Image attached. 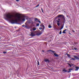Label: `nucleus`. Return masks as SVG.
I'll use <instances>...</instances> for the list:
<instances>
[{"instance_id":"nucleus-4","label":"nucleus","mask_w":79,"mask_h":79,"mask_svg":"<svg viewBox=\"0 0 79 79\" xmlns=\"http://www.w3.org/2000/svg\"><path fill=\"white\" fill-rule=\"evenodd\" d=\"M30 35L31 36H32V37H34V36H35V34L34 33L31 32V33Z\"/></svg>"},{"instance_id":"nucleus-39","label":"nucleus","mask_w":79,"mask_h":79,"mask_svg":"<svg viewBox=\"0 0 79 79\" xmlns=\"http://www.w3.org/2000/svg\"><path fill=\"white\" fill-rule=\"evenodd\" d=\"M1 39L0 38V40Z\"/></svg>"},{"instance_id":"nucleus-35","label":"nucleus","mask_w":79,"mask_h":79,"mask_svg":"<svg viewBox=\"0 0 79 79\" xmlns=\"http://www.w3.org/2000/svg\"><path fill=\"white\" fill-rule=\"evenodd\" d=\"M38 32V31H35V33H36V32Z\"/></svg>"},{"instance_id":"nucleus-38","label":"nucleus","mask_w":79,"mask_h":79,"mask_svg":"<svg viewBox=\"0 0 79 79\" xmlns=\"http://www.w3.org/2000/svg\"><path fill=\"white\" fill-rule=\"evenodd\" d=\"M25 27H27L26 26H25Z\"/></svg>"},{"instance_id":"nucleus-31","label":"nucleus","mask_w":79,"mask_h":79,"mask_svg":"<svg viewBox=\"0 0 79 79\" xmlns=\"http://www.w3.org/2000/svg\"><path fill=\"white\" fill-rule=\"evenodd\" d=\"M42 52H43V53H44V52H45V51H44V50H42Z\"/></svg>"},{"instance_id":"nucleus-22","label":"nucleus","mask_w":79,"mask_h":79,"mask_svg":"<svg viewBox=\"0 0 79 79\" xmlns=\"http://www.w3.org/2000/svg\"><path fill=\"white\" fill-rule=\"evenodd\" d=\"M62 32L61 31H60L59 33V34H61Z\"/></svg>"},{"instance_id":"nucleus-24","label":"nucleus","mask_w":79,"mask_h":79,"mask_svg":"<svg viewBox=\"0 0 79 79\" xmlns=\"http://www.w3.org/2000/svg\"><path fill=\"white\" fill-rule=\"evenodd\" d=\"M41 11H42V12L43 13H44V11H43V9H42V8H41Z\"/></svg>"},{"instance_id":"nucleus-27","label":"nucleus","mask_w":79,"mask_h":79,"mask_svg":"<svg viewBox=\"0 0 79 79\" xmlns=\"http://www.w3.org/2000/svg\"><path fill=\"white\" fill-rule=\"evenodd\" d=\"M38 22L39 23H40H40H41V22H40V21L39 20L38 21Z\"/></svg>"},{"instance_id":"nucleus-15","label":"nucleus","mask_w":79,"mask_h":79,"mask_svg":"<svg viewBox=\"0 0 79 79\" xmlns=\"http://www.w3.org/2000/svg\"><path fill=\"white\" fill-rule=\"evenodd\" d=\"M23 19H22L23 21H25V19L24 18V17H23Z\"/></svg>"},{"instance_id":"nucleus-13","label":"nucleus","mask_w":79,"mask_h":79,"mask_svg":"<svg viewBox=\"0 0 79 79\" xmlns=\"http://www.w3.org/2000/svg\"><path fill=\"white\" fill-rule=\"evenodd\" d=\"M35 21H39V19L37 18H35L34 19Z\"/></svg>"},{"instance_id":"nucleus-37","label":"nucleus","mask_w":79,"mask_h":79,"mask_svg":"<svg viewBox=\"0 0 79 79\" xmlns=\"http://www.w3.org/2000/svg\"><path fill=\"white\" fill-rule=\"evenodd\" d=\"M58 20L59 21H60V19H58Z\"/></svg>"},{"instance_id":"nucleus-16","label":"nucleus","mask_w":79,"mask_h":79,"mask_svg":"<svg viewBox=\"0 0 79 79\" xmlns=\"http://www.w3.org/2000/svg\"><path fill=\"white\" fill-rule=\"evenodd\" d=\"M66 55H67L68 57H70V55L69 54H68V53H67Z\"/></svg>"},{"instance_id":"nucleus-14","label":"nucleus","mask_w":79,"mask_h":79,"mask_svg":"<svg viewBox=\"0 0 79 79\" xmlns=\"http://www.w3.org/2000/svg\"><path fill=\"white\" fill-rule=\"evenodd\" d=\"M48 27L49 28H51L52 27V26L50 25H49L48 26Z\"/></svg>"},{"instance_id":"nucleus-30","label":"nucleus","mask_w":79,"mask_h":79,"mask_svg":"<svg viewBox=\"0 0 79 79\" xmlns=\"http://www.w3.org/2000/svg\"><path fill=\"white\" fill-rule=\"evenodd\" d=\"M56 21H57V23H60V21H58V20H56Z\"/></svg>"},{"instance_id":"nucleus-5","label":"nucleus","mask_w":79,"mask_h":79,"mask_svg":"<svg viewBox=\"0 0 79 79\" xmlns=\"http://www.w3.org/2000/svg\"><path fill=\"white\" fill-rule=\"evenodd\" d=\"M44 61H45V62H48V63H49V62H50V60L47 59H46L44 60Z\"/></svg>"},{"instance_id":"nucleus-17","label":"nucleus","mask_w":79,"mask_h":79,"mask_svg":"<svg viewBox=\"0 0 79 79\" xmlns=\"http://www.w3.org/2000/svg\"><path fill=\"white\" fill-rule=\"evenodd\" d=\"M71 69H69V71H68V73H70L71 72Z\"/></svg>"},{"instance_id":"nucleus-19","label":"nucleus","mask_w":79,"mask_h":79,"mask_svg":"<svg viewBox=\"0 0 79 79\" xmlns=\"http://www.w3.org/2000/svg\"><path fill=\"white\" fill-rule=\"evenodd\" d=\"M71 58L72 59V60H76V59L73 58Z\"/></svg>"},{"instance_id":"nucleus-3","label":"nucleus","mask_w":79,"mask_h":79,"mask_svg":"<svg viewBox=\"0 0 79 79\" xmlns=\"http://www.w3.org/2000/svg\"><path fill=\"white\" fill-rule=\"evenodd\" d=\"M60 17H62L64 20H65V19H64V15H61L58 16V18H60Z\"/></svg>"},{"instance_id":"nucleus-7","label":"nucleus","mask_w":79,"mask_h":79,"mask_svg":"<svg viewBox=\"0 0 79 79\" xmlns=\"http://www.w3.org/2000/svg\"><path fill=\"white\" fill-rule=\"evenodd\" d=\"M76 69L75 71H78V70L79 69V67H75Z\"/></svg>"},{"instance_id":"nucleus-40","label":"nucleus","mask_w":79,"mask_h":79,"mask_svg":"<svg viewBox=\"0 0 79 79\" xmlns=\"http://www.w3.org/2000/svg\"><path fill=\"white\" fill-rule=\"evenodd\" d=\"M73 50H74V49H73Z\"/></svg>"},{"instance_id":"nucleus-36","label":"nucleus","mask_w":79,"mask_h":79,"mask_svg":"<svg viewBox=\"0 0 79 79\" xmlns=\"http://www.w3.org/2000/svg\"><path fill=\"white\" fill-rule=\"evenodd\" d=\"M17 2H19V0H16Z\"/></svg>"},{"instance_id":"nucleus-23","label":"nucleus","mask_w":79,"mask_h":79,"mask_svg":"<svg viewBox=\"0 0 79 79\" xmlns=\"http://www.w3.org/2000/svg\"><path fill=\"white\" fill-rule=\"evenodd\" d=\"M68 64L69 65V66H70V67H71V64H69V63H68Z\"/></svg>"},{"instance_id":"nucleus-10","label":"nucleus","mask_w":79,"mask_h":79,"mask_svg":"<svg viewBox=\"0 0 79 79\" xmlns=\"http://www.w3.org/2000/svg\"><path fill=\"white\" fill-rule=\"evenodd\" d=\"M40 26L42 27H44V29L45 28V26H44V25H43V24H41L40 25Z\"/></svg>"},{"instance_id":"nucleus-25","label":"nucleus","mask_w":79,"mask_h":79,"mask_svg":"<svg viewBox=\"0 0 79 79\" xmlns=\"http://www.w3.org/2000/svg\"><path fill=\"white\" fill-rule=\"evenodd\" d=\"M37 63H38V65H39V61H37Z\"/></svg>"},{"instance_id":"nucleus-2","label":"nucleus","mask_w":79,"mask_h":79,"mask_svg":"<svg viewBox=\"0 0 79 79\" xmlns=\"http://www.w3.org/2000/svg\"><path fill=\"white\" fill-rule=\"evenodd\" d=\"M47 52H52L53 53L54 55L56 57H58L59 56L58 54H56L55 51H54L52 50H48L47 51Z\"/></svg>"},{"instance_id":"nucleus-33","label":"nucleus","mask_w":79,"mask_h":79,"mask_svg":"<svg viewBox=\"0 0 79 79\" xmlns=\"http://www.w3.org/2000/svg\"><path fill=\"white\" fill-rule=\"evenodd\" d=\"M3 53H6V52H3Z\"/></svg>"},{"instance_id":"nucleus-11","label":"nucleus","mask_w":79,"mask_h":79,"mask_svg":"<svg viewBox=\"0 0 79 79\" xmlns=\"http://www.w3.org/2000/svg\"><path fill=\"white\" fill-rule=\"evenodd\" d=\"M32 29L33 31H36V28L35 27H33L32 28Z\"/></svg>"},{"instance_id":"nucleus-26","label":"nucleus","mask_w":79,"mask_h":79,"mask_svg":"<svg viewBox=\"0 0 79 79\" xmlns=\"http://www.w3.org/2000/svg\"><path fill=\"white\" fill-rule=\"evenodd\" d=\"M39 29H40V30H41V29H42V28L40 27Z\"/></svg>"},{"instance_id":"nucleus-6","label":"nucleus","mask_w":79,"mask_h":79,"mask_svg":"<svg viewBox=\"0 0 79 79\" xmlns=\"http://www.w3.org/2000/svg\"><path fill=\"white\" fill-rule=\"evenodd\" d=\"M74 57L75 58H76V60H79V58L77 56H74Z\"/></svg>"},{"instance_id":"nucleus-29","label":"nucleus","mask_w":79,"mask_h":79,"mask_svg":"<svg viewBox=\"0 0 79 79\" xmlns=\"http://www.w3.org/2000/svg\"><path fill=\"white\" fill-rule=\"evenodd\" d=\"M60 24L59 23H58L57 24V25H58V26H60Z\"/></svg>"},{"instance_id":"nucleus-28","label":"nucleus","mask_w":79,"mask_h":79,"mask_svg":"<svg viewBox=\"0 0 79 79\" xmlns=\"http://www.w3.org/2000/svg\"><path fill=\"white\" fill-rule=\"evenodd\" d=\"M74 49L75 50H78L77 48H74Z\"/></svg>"},{"instance_id":"nucleus-32","label":"nucleus","mask_w":79,"mask_h":79,"mask_svg":"<svg viewBox=\"0 0 79 79\" xmlns=\"http://www.w3.org/2000/svg\"><path fill=\"white\" fill-rule=\"evenodd\" d=\"M22 27H24L25 26V25H23L22 26Z\"/></svg>"},{"instance_id":"nucleus-34","label":"nucleus","mask_w":79,"mask_h":79,"mask_svg":"<svg viewBox=\"0 0 79 79\" xmlns=\"http://www.w3.org/2000/svg\"><path fill=\"white\" fill-rule=\"evenodd\" d=\"M73 32H75V31H74V30H72Z\"/></svg>"},{"instance_id":"nucleus-1","label":"nucleus","mask_w":79,"mask_h":79,"mask_svg":"<svg viewBox=\"0 0 79 79\" xmlns=\"http://www.w3.org/2000/svg\"><path fill=\"white\" fill-rule=\"evenodd\" d=\"M15 16L8 14L6 15V17L12 24L17 23L18 21L19 22L21 21L20 14H17L15 15Z\"/></svg>"},{"instance_id":"nucleus-8","label":"nucleus","mask_w":79,"mask_h":79,"mask_svg":"<svg viewBox=\"0 0 79 79\" xmlns=\"http://www.w3.org/2000/svg\"><path fill=\"white\" fill-rule=\"evenodd\" d=\"M41 34H42V32H38L36 34L37 35H41Z\"/></svg>"},{"instance_id":"nucleus-18","label":"nucleus","mask_w":79,"mask_h":79,"mask_svg":"<svg viewBox=\"0 0 79 79\" xmlns=\"http://www.w3.org/2000/svg\"><path fill=\"white\" fill-rule=\"evenodd\" d=\"M39 25H40V24H39V23H37L36 24V26L37 27V26H39Z\"/></svg>"},{"instance_id":"nucleus-20","label":"nucleus","mask_w":79,"mask_h":79,"mask_svg":"<svg viewBox=\"0 0 79 79\" xmlns=\"http://www.w3.org/2000/svg\"><path fill=\"white\" fill-rule=\"evenodd\" d=\"M63 28V26L61 27L60 29V30H61Z\"/></svg>"},{"instance_id":"nucleus-9","label":"nucleus","mask_w":79,"mask_h":79,"mask_svg":"<svg viewBox=\"0 0 79 79\" xmlns=\"http://www.w3.org/2000/svg\"><path fill=\"white\" fill-rule=\"evenodd\" d=\"M67 29H65L63 31V32H62V33L63 34H66V31H67Z\"/></svg>"},{"instance_id":"nucleus-12","label":"nucleus","mask_w":79,"mask_h":79,"mask_svg":"<svg viewBox=\"0 0 79 79\" xmlns=\"http://www.w3.org/2000/svg\"><path fill=\"white\" fill-rule=\"evenodd\" d=\"M63 72H67V70L64 69L63 70Z\"/></svg>"},{"instance_id":"nucleus-21","label":"nucleus","mask_w":79,"mask_h":79,"mask_svg":"<svg viewBox=\"0 0 79 79\" xmlns=\"http://www.w3.org/2000/svg\"><path fill=\"white\" fill-rule=\"evenodd\" d=\"M39 4H38L36 6H35L36 8H37V7H38V6H39Z\"/></svg>"}]
</instances>
